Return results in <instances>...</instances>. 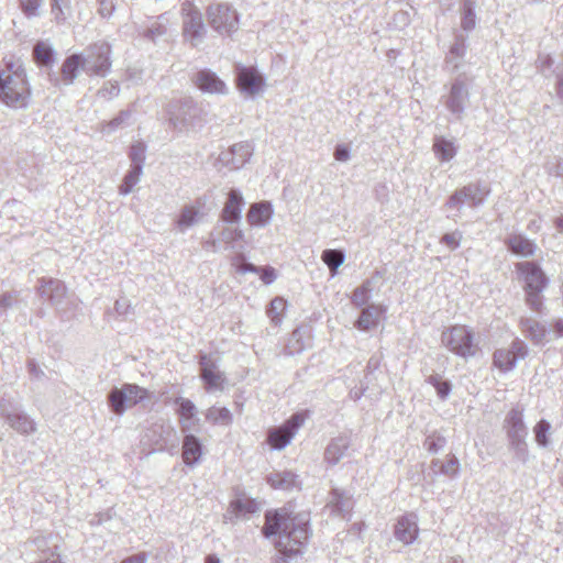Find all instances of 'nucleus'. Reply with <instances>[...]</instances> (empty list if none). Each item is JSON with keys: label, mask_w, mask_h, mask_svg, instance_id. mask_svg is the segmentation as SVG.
I'll return each instance as SVG.
<instances>
[{"label": "nucleus", "mask_w": 563, "mask_h": 563, "mask_svg": "<svg viewBox=\"0 0 563 563\" xmlns=\"http://www.w3.org/2000/svg\"><path fill=\"white\" fill-rule=\"evenodd\" d=\"M263 534L272 537L279 534L276 548L282 555L296 556L300 547L308 539V525L299 520L288 508L268 510L265 514Z\"/></svg>", "instance_id": "1"}, {"label": "nucleus", "mask_w": 563, "mask_h": 563, "mask_svg": "<svg viewBox=\"0 0 563 563\" xmlns=\"http://www.w3.org/2000/svg\"><path fill=\"white\" fill-rule=\"evenodd\" d=\"M0 98L9 107L24 108L31 98L26 73L20 60L11 57L0 69Z\"/></svg>", "instance_id": "2"}, {"label": "nucleus", "mask_w": 563, "mask_h": 563, "mask_svg": "<svg viewBox=\"0 0 563 563\" xmlns=\"http://www.w3.org/2000/svg\"><path fill=\"white\" fill-rule=\"evenodd\" d=\"M515 268L522 284L526 303L531 310L540 312L543 308L542 294L549 285L547 274L536 262H519Z\"/></svg>", "instance_id": "3"}, {"label": "nucleus", "mask_w": 563, "mask_h": 563, "mask_svg": "<svg viewBox=\"0 0 563 563\" xmlns=\"http://www.w3.org/2000/svg\"><path fill=\"white\" fill-rule=\"evenodd\" d=\"M441 341L452 353L461 357L474 356L478 346L474 333L465 324H455L442 332Z\"/></svg>", "instance_id": "4"}, {"label": "nucleus", "mask_w": 563, "mask_h": 563, "mask_svg": "<svg viewBox=\"0 0 563 563\" xmlns=\"http://www.w3.org/2000/svg\"><path fill=\"white\" fill-rule=\"evenodd\" d=\"M209 25L219 34L230 35L238 29L239 15L225 3L210 4L206 11Z\"/></svg>", "instance_id": "5"}, {"label": "nucleus", "mask_w": 563, "mask_h": 563, "mask_svg": "<svg viewBox=\"0 0 563 563\" xmlns=\"http://www.w3.org/2000/svg\"><path fill=\"white\" fill-rule=\"evenodd\" d=\"M150 397L147 389L134 384H124L120 389H114L109 396V402L117 415L124 412L125 408L136 406Z\"/></svg>", "instance_id": "6"}, {"label": "nucleus", "mask_w": 563, "mask_h": 563, "mask_svg": "<svg viewBox=\"0 0 563 563\" xmlns=\"http://www.w3.org/2000/svg\"><path fill=\"white\" fill-rule=\"evenodd\" d=\"M528 355L526 344L515 339L509 346L499 347L493 353V366L500 373H508L516 367L519 360H523Z\"/></svg>", "instance_id": "7"}, {"label": "nucleus", "mask_w": 563, "mask_h": 563, "mask_svg": "<svg viewBox=\"0 0 563 563\" xmlns=\"http://www.w3.org/2000/svg\"><path fill=\"white\" fill-rule=\"evenodd\" d=\"M306 420L305 413L291 416L282 427L271 429L267 435V443L272 449L285 448L295 435L296 431Z\"/></svg>", "instance_id": "8"}, {"label": "nucleus", "mask_w": 563, "mask_h": 563, "mask_svg": "<svg viewBox=\"0 0 563 563\" xmlns=\"http://www.w3.org/2000/svg\"><path fill=\"white\" fill-rule=\"evenodd\" d=\"M181 11L186 16L184 22V35L190 40L201 37L205 27L199 11L190 2L184 3Z\"/></svg>", "instance_id": "9"}, {"label": "nucleus", "mask_w": 563, "mask_h": 563, "mask_svg": "<svg viewBox=\"0 0 563 563\" xmlns=\"http://www.w3.org/2000/svg\"><path fill=\"white\" fill-rule=\"evenodd\" d=\"M236 84L242 91L255 95L262 90L264 81L255 68L242 67L238 73Z\"/></svg>", "instance_id": "10"}, {"label": "nucleus", "mask_w": 563, "mask_h": 563, "mask_svg": "<svg viewBox=\"0 0 563 563\" xmlns=\"http://www.w3.org/2000/svg\"><path fill=\"white\" fill-rule=\"evenodd\" d=\"M195 85L200 90L209 93H224L227 91L224 82L216 74L208 70H201L196 75Z\"/></svg>", "instance_id": "11"}, {"label": "nucleus", "mask_w": 563, "mask_h": 563, "mask_svg": "<svg viewBox=\"0 0 563 563\" xmlns=\"http://www.w3.org/2000/svg\"><path fill=\"white\" fill-rule=\"evenodd\" d=\"M508 249L516 255L529 257L536 252V244L521 234H515L506 240Z\"/></svg>", "instance_id": "12"}, {"label": "nucleus", "mask_w": 563, "mask_h": 563, "mask_svg": "<svg viewBox=\"0 0 563 563\" xmlns=\"http://www.w3.org/2000/svg\"><path fill=\"white\" fill-rule=\"evenodd\" d=\"M110 47L108 45H100L93 48L90 58H93L91 71L96 75L103 76L110 68Z\"/></svg>", "instance_id": "13"}, {"label": "nucleus", "mask_w": 563, "mask_h": 563, "mask_svg": "<svg viewBox=\"0 0 563 563\" xmlns=\"http://www.w3.org/2000/svg\"><path fill=\"white\" fill-rule=\"evenodd\" d=\"M417 523L407 517H402L398 520L395 529L396 538L405 544L412 543L418 537Z\"/></svg>", "instance_id": "14"}, {"label": "nucleus", "mask_w": 563, "mask_h": 563, "mask_svg": "<svg viewBox=\"0 0 563 563\" xmlns=\"http://www.w3.org/2000/svg\"><path fill=\"white\" fill-rule=\"evenodd\" d=\"M273 213L268 202H258L251 206L247 212V222L251 225H264L268 222Z\"/></svg>", "instance_id": "15"}, {"label": "nucleus", "mask_w": 563, "mask_h": 563, "mask_svg": "<svg viewBox=\"0 0 563 563\" xmlns=\"http://www.w3.org/2000/svg\"><path fill=\"white\" fill-rule=\"evenodd\" d=\"M242 203V197L235 190H231L222 211V219L228 222L238 220L240 218Z\"/></svg>", "instance_id": "16"}, {"label": "nucleus", "mask_w": 563, "mask_h": 563, "mask_svg": "<svg viewBox=\"0 0 563 563\" xmlns=\"http://www.w3.org/2000/svg\"><path fill=\"white\" fill-rule=\"evenodd\" d=\"M201 456V445L196 437L186 435L183 443V460L187 465H192Z\"/></svg>", "instance_id": "17"}, {"label": "nucleus", "mask_w": 563, "mask_h": 563, "mask_svg": "<svg viewBox=\"0 0 563 563\" xmlns=\"http://www.w3.org/2000/svg\"><path fill=\"white\" fill-rule=\"evenodd\" d=\"M384 311L380 306H371L364 309L355 323L356 328L363 331L369 330L378 323V318Z\"/></svg>", "instance_id": "18"}, {"label": "nucleus", "mask_w": 563, "mask_h": 563, "mask_svg": "<svg viewBox=\"0 0 563 563\" xmlns=\"http://www.w3.org/2000/svg\"><path fill=\"white\" fill-rule=\"evenodd\" d=\"M201 378L208 385V389H222L224 378L213 364H206L201 369Z\"/></svg>", "instance_id": "19"}, {"label": "nucleus", "mask_w": 563, "mask_h": 563, "mask_svg": "<svg viewBox=\"0 0 563 563\" xmlns=\"http://www.w3.org/2000/svg\"><path fill=\"white\" fill-rule=\"evenodd\" d=\"M257 510V501L247 497L238 498L230 504V511L236 517L255 514Z\"/></svg>", "instance_id": "20"}, {"label": "nucleus", "mask_w": 563, "mask_h": 563, "mask_svg": "<svg viewBox=\"0 0 563 563\" xmlns=\"http://www.w3.org/2000/svg\"><path fill=\"white\" fill-rule=\"evenodd\" d=\"M206 419L212 424L228 426L232 421V415L224 407H211L206 412Z\"/></svg>", "instance_id": "21"}, {"label": "nucleus", "mask_w": 563, "mask_h": 563, "mask_svg": "<svg viewBox=\"0 0 563 563\" xmlns=\"http://www.w3.org/2000/svg\"><path fill=\"white\" fill-rule=\"evenodd\" d=\"M84 60L80 55L69 56L62 66V76L66 81L71 82L77 75L78 69L82 66Z\"/></svg>", "instance_id": "22"}, {"label": "nucleus", "mask_w": 563, "mask_h": 563, "mask_svg": "<svg viewBox=\"0 0 563 563\" xmlns=\"http://www.w3.org/2000/svg\"><path fill=\"white\" fill-rule=\"evenodd\" d=\"M33 59L38 66H48L53 63V51L44 42H38L33 49Z\"/></svg>", "instance_id": "23"}, {"label": "nucleus", "mask_w": 563, "mask_h": 563, "mask_svg": "<svg viewBox=\"0 0 563 563\" xmlns=\"http://www.w3.org/2000/svg\"><path fill=\"white\" fill-rule=\"evenodd\" d=\"M521 331L530 338L531 341L539 343L545 335V329L538 322L530 320L521 321Z\"/></svg>", "instance_id": "24"}, {"label": "nucleus", "mask_w": 563, "mask_h": 563, "mask_svg": "<svg viewBox=\"0 0 563 563\" xmlns=\"http://www.w3.org/2000/svg\"><path fill=\"white\" fill-rule=\"evenodd\" d=\"M433 151L441 161H449L455 155L453 143L442 137L434 141Z\"/></svg>", "instance_id": "25"}, {"label": "nucleus", "mask_w": 563, "mask_h": 563, "mask_svg": "<svg viewBox=\"0 0 563 563\" xmlns=\"http://www.w3.org/2000/svg\"><path fill=\"white\" fill-rule=\"evenodd\" d=\"M287 301L284 298L276 297L271 301L267 314L272 322L279 324L286 312Z\"/></svg>", "instance_id": "26"}, {"label": "nucleus", "mask_w": 563, "mask_h": 563, "mask_svg": "<svg viewBox=\"0 0 563 563\" xmlns=\"http://www.w3.org/2000/svg\"><path fill=\"white\" fill-rule=\"evenodd\" d=\"M175 402L178 405L177 413L181 424L184 421L190 420L195 417L196 407L192 401L186 398H177Z\"/></svg>", "instance_id": "27"}, {"label": "nucleus", "mask_w": 563, "mask_h": 563, "mask_svg": "<svg viewBox=\"0 0 563 563\" xmlns=\"http://www.w3.org/2000/svg\"><path fill=\"white\" fill-rule=\"evenodd\" d=\"M509 434H515L523 429L522 413L518 409H511L505 420Z\"/></svg>", "instance_id": "28"}, {"label": "nucleus", "mask_w": 563, "mask_h": 563, "mask_svg": "<svg viewBox=\"0 0 563 563\" xmlns=\"http://www.w3.org/2000/svg\"><path fill=\"white\" fill-rule=\"evenodd\" d=\"M321 258L328 265L332 275H334L338 267L343 263L344 256L340 251L325 250L323 251Z\"/></svg>", "instance_id": "29"}, {"label": "nucleus", "mask_w": 563, "mask_h": 563, "mask_svg": "<svg viewBox=\"0 0 563 563\" xmlns=\"http://www.w3.org/2000/svg\"><path fill=\"white\" fill-rule=\"evenodd\" d=\"M199 210L195 207H185L177 220V225L180 230H184L192 225L198 218Z\"/></svg>", "instance_id": "30"}, {"label": "nucleus", "mask_w": 563, "mask_h": 563, "mask_svg": "<svg viewBox=\"0 0 563 563\" xmlns=\"http://www.w3.org/2000/svg\"><path fill=\"white\" fill-rule=\"evenodd\" d=\"M429 383L435 388L440 398H445L451 391V384L439 376H430Z\"/></svg>", "instance_id": "31"}, {"label": "nucleus", "mask_w": 563, "mask_h": 563, "mask_svg": "<svg viewBox=\"0 0 563 563\" xmlns=\"http://www.w3.org/2000/svg\"><path fill=\"white\" fill-rule=\"evenodd\" d=\"M549 430H550V424L544 420H541L536 424V427H534L536 440L539 444H541V445L548 444Z\"/></svg>", "instance_id": "32"}, {"label": "nucleus", "mask_w": 563, "mask_h": 563, "mask_svg": "<svg viewBox=\"0 0 563 563\" xmlns=\"http://www.w3.org/2000/svg\"><path fill=\"white\" fill-rule=\"evenodd\" d=\"M368 294H369V287L368 285H362L361 287L356 288L353 291L352 295V302L355 306H363L368 300Z\"/></svg>", "instance_id": "33"}, {"label": "nucleus", "mask_w": 563, "mask_h": 563, "mask_svg": "<svg viewBox=\"0 0 563 563\" xmlns=\"http://www.w3.org/2000/svg\"><path fill=\"white\" fill-rule=\"evenodd\" d=\"M146 146L142 142H135L130 148V158L135 163H142L145 158Z\"/></svg>", "instance_id": "34"}, {"label": "nucleus", "mask_w": 563, "mask_h": 563, "mask_svg": "<svg viewBox=\"0 0 563 563\" xmlns=\"http://www.w3.org/2000/svg\"><path fill=\"white\" fill-rule=\"evenodd\" d=\"M20 5L26 16H34L40 7V0H20Z\"/></svg>", "instance_id": "35"}, {"label": "nucleus", "mask_w": 563, "mask_h": 563, "mask_svg": "<svg viewBox=\"0 0 563 563\" xmlns=\"http://www.w3.org/2000/svg\"><path fill=\"white\" fill-rule=\"evenodd\" d=\"M276 278V273L274 268L267 267L261 269V279L265 284H271Z\"/></svg>", "instance_id": "36"}, {"label": "nucleus", "mask_w": 563, "mask_h": 563, "mask_svg": "<svg viewBox=\"0 0 563 563\" xmlns=\"http://www.w3.org/2000/svg\"><path fill=\"white\" fill-rule=\"evenodd\" d=\"M334 157L336 161H346L349 158V150L343 145L338 146L334 152Z\"/></svg>", "instance_id": "37"}, {"label": "nucleus", "mask_w": 563, "mask_h": 563, "mask_svg": "<svg viewBox=\"0 0 563 563\" xmlns=\"http://www.w3.org/2000/svg\"><path fill=\"white\" fill-rule=\"evenodd\" d=\"M462 195H463V192H462V191H461V192H456L455 195H453V196L449 199V201H448V206H449L450 208H455V207H457V205L462 201Z\"/></svg>", "instance_id": "38"}, {"label": "nucleus", "mask_w": 563, "mask_h": 563, "mask_svg": "<svg viewBox=\"0 0 563 563\" xmlns=\"http://www.w3.org/2000/svg\"><path fill=\"white\" fill-rule=\"evenodd\" d=\"M443 242L452 249L456 247L459 244L454 234H445L443 236Z\"/></svg>", "instance_id": "39"}, {"label": "nucleus", "mask_w": 563, "mask_h": 563, "mask_svg": "<svg viewBox=\"0 0 563 563\" xmlns=\"http://www.w3.org/2000/svg\"><path fill=\"white\" fill-rule=\"evenodd\" d=\"M121 563H145V555L144 554L134 555V556H131V558L124 560Z\"/></svg>", "instance_id": "40"}, {"label": "nucleus", "mask_w": 563, "mask_h": 563, "mask_svg": "<svg viewBox=\"0 0 563 563\" xmlns=\"http://www.w3.org/2000/svg\"><path fill=\"white\" fill-rule=\"evenodd\" d=\"M554 331L558 336H563V322L559 321L554 324Z\"/></svg>", "instance_id": "41"}, {"label": "nucleus", "mask_w": 563, "mask_h": 563, "mask_svg": "<svg viewBox=\"0 0 563 563\" xmlns=\"http://www.w3.org/2000/svg\"><path fill=\"white\" fill-rule=\"evenodd\" d=\"M205 563H220V560L216 555L209 554L206 556Z\"/></svg>", "instance_id": "42"}, {"label": "nucleus", "mask_w": 563, "mask_h": 563, "mask_svg": "<svg viewBox=\"0 0 563 563\" xmlns=\"http://www.w3.org/2000/svg\"><path fill=\"white\" fill-rule=\"evenodd\" d=\"M287 558H288V556L283 555V558L279 560V562H278V563H288Z\"/></svg>", "instance_id": "43"}, {"label": "nucleus", "mask_w": 563, "mask_h": 563, "mask_svg": "<svg viewBox=\"0 0 563 563\" xmlns=\"http://www.w3.org/2000/svg\"><path fill=\"white\" fill-rule=\"evenodd\" d=\"M247 267H249V269H250V271H252V272H257V269H256V268H254V267H253V266H251V265H249Z\"/></svg>", "instance_id": "44"}]
</instances>
